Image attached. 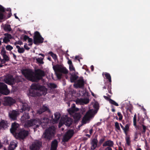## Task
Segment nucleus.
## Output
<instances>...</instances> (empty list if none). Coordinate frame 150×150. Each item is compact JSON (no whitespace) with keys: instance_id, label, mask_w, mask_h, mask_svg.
<instances>
[{"instance_id":"864d4df0","label":"nucleus","mask_w":150,"mask_h":150,"mask_svg":"<svg viewBox=\"0 0 150 150\" xmlns=\"http://www.w3.org/2000/svg\"><path fill=\"white\" fill-rule=\"evenodd\" d=\"M143 130L142 132V133H145L146 129V127L143 125H142Z\"/></svg>"},{"instance_id":"ea45409f","label":"nucleus","mask_w":150,"mask_h":150,"mask_svg":"<svg viewBox=\"0 0 150 150\" xmlns=\"http://www.w3.org/2000/svg\"><path fill=\"white\" fill-rule=\"evenodd\" d=\"M118 116L119 117V120L121 121L122 119L123 116L121 113L118 112L117 113Z\"/></svg>"},{"instance_id":"5fc2aeb1","label":"nucleus","mask_w":150,"mask_h":150,"mask_svg":"<svg viewBox=\"0 0 150 150\" xmlns=\"http://www.w3.org/2000/svg\"><path fill=\"white\" fill-rule=\"evenodd\" d=\"M64 125L68 127H69L72 124L71 122H64Z\"/></svg>"},{"instance_id":"412c9836","label":"nucleus","mask_w":150,"mask_h":150,"mask_svg":"<svg viewBox=\"0 0 150 150\" xmlns=\"http://www.w3.org/2000/svg\"><path fill=\"white\" fill-rule=\"evenodd\" d=\"M54 119L52 116L51 119L53 120L52 122H58L61 117V115L60 113L58 112H56L54 114Z\"/></svg>"},{"instance_id":"e433bc0d","label":"nucleus","mask_w":150,"mask_h":150,"mask_svg":"<svg viewBox=\"0 0 150 150\" xmlns=\"http://www.w3.org/2000/svg\"><path fill=\"white\" fill-rule=\"evenodd\" d=\"M6 51L5 50V48L3 47L1 50V54L3 56L6 55Z\"/></svg>"},{"instance_id":"b1692460","label":"nucleus","mask_w":150,"mask_h":150,"mask_svg":"<svg viewBox=\"0 0 150 150\" xmlns=\"http://www.w3.org/2000/svg\"><path fill=\"white\" fill-rule=\"evenodd\" d=\"M30 109V107L28 106V104L26 103H22L21 110L22 112L23 111H29Z\"/></svg>"},{"instance_id":"9d476101","label":"nucleus","mask_w":150,"mask_h":150,"mask_svg":"<svg viewBox=\"0 0 150 150\" xmlns=\"http://www.w3.org/2000/svg\"><path fill=\"white\" fill-rule=\"evenodd\" d=\"M0 93L5 95H7L10 93L7 85L4 83L0 82Z\"/></svg>"},{"instance_id":"c03bdc74","label":"nucleus","mask_w":150,"mask_h":150,"mask_svg":"<svg viewBox=\"0 0 150 150\" xmlns=\"http://www.w3.org/2000/svg\"><path fill=\"white\" fill-rule=\"evenodd\" d=\"M42 120H43L44 121L43 122H50V120L47 117H44L42 118Z\"/></svg>"},{"instance_id":"f257e3e1","label":"nucleus","mask_w":150,"mask_h":150,"mask_svg":"<svg viewBox=\"0 0 150 150\" xmlns=\"http://www.w3.org/2000/svg\"><path fill=\"white\" fill-rule=\"evenodd\" d=\"M22 73L28 80L32 82H38L45 75L44 71L40 69L35 70V74L30 69H26L22 71Z\"/></svg>"},{"instance_id":"aec40b11","label":"nucleus","mask_w":150,"mask_h":150,"mask_svg":"<svg viewBox=\"0 0 150 150\" xmlns=\"http://www.w3.org/2000/svg\"><path fill=\"white\" fill-rule=\"evenodd\" d=\"M6 83L8 84H13L14 82L15 79L12 76H10L5 80Z\"/></svg>"},{"instance_id":"6e6d98bb","label":"nucleus","mask_w":150,"mask_h":150,"mask_svg":"<svg viewBox=\"0 0 150 150\" xmlns=\"http://www.w3.org/2000/svg\"><path fill=\"white\" fill-rule=\"evenodd\" d=\"M29 38V37L28 36L25 35L23 37V40L24 41H26Z\"/></svg>"},{"instance_id":"20e7f679","label":"nucleus","mask_w":150,"mask_h":150,"mask_svg":"<svg viewBox=\"0 0 150 150\" xmlns=\"http://www.w3.org/2000/svg\"><path fill=\"white\" fill-rule=\"evenodd\" d=\"M56 128L53 126L50 127L45 130L42 137L50 140L53 137L55 133Z\"/></svg>"},{"instance_id":"ddd939ff","label":"nucleus","mask_w":150,"mask_h":150,"mask_svg":"<svg viewBox=\"0 0 150 150\" xmlns=\"http://www.w3.org/2000/svg\"><path fill=\"white\" fill-rule=\"evenodd\" d=\"M30 119V116L28 113H24L21 117V122H33L31 120H29Z\"/></svg>"},{"instance_id":"f3484780","label":"nucleus","mask_w":150,"mask_h":150,"mask_svg":"<svg viewBox=\"0 0 150 150\" xmlns=\"http://www.w3.org/2000/svg\"><path fill=\"white\" fill-rule=\"evenodd\" d=\"M59 122H73L72 119L67 115H63L61 118Z\"/></svg>"},{"instance_id":"4c0bfd02","label":"nucleus","mask_w":150,"mask_h":150,"mask_svg":"<svg viewBox=\"0 0 150 150\" xmlns=\"http://www.w3.org/2000/svg\"><path fill=\"white\" fill-rule=\"evenodd\" d=\"M48 122H40V125L43 128H45L47 126V123Z\"/></svg>"},{"instance_id":"09e8293b","label":"nucleus","mask_w":150,"mask_h":150,"mask_svg":"<svg viewBox=\"0 0 150 150\" xmlns=\"http://www.w3.org/2000/svg\"><path fill=\"white\" fill-rule=\"evenodd\" d=\"M37 61L39 63L43 64L44 63L42 59V58H38L37 59Z\"/></svg>"},{"instance_id":"6e6552de","label":"nucleus","mask_w":150,"mask_h":150,"mask_svg":"<svg viewBox=\"0 0 150 150\" xmlns=\"http://www.w3.org/2000/svg\"><path fill=\"white\" fill-rule=\"evenodd\" d=\"M74 134V130H69L63 136L62 141L64 142H67L72 137Z\"/></svg>"},{"instance_id":"f03ea898","label":"nucleus","mask_w":150,"mask_h":150,"mask_svg":"<svg viewBox=\"0 0 150 150\" xmlns=\"http://www.w3.org/2000/svg\"><path fill=\"white\" fill-rule=\"evenodd\" d=\"M31 89L29 91V96L36 97L42 96H45L47 93V90L44 86L39 84H32L31 86Z\"/></svg>"},{"instance_id":"49530a36","label":"nucleus","mask_w":150,"mask_h":150,"mask_svg":"<svg viewBox=\"0 0 150 150\" xmlns=\"http://www.w3.org/2000/svg\"><path fill=\"white\" fill-rule=\"evenodd\" d=\"M69 69L71 71H75V69L74 67L73 64L69 65Z\"/></svg>"},{"instance_id":"f8f14e48","label":"nucleus","mask_w":150,"mask_h":150,"mask_svg":"<svg viewBox=\"0 0 150 150\" xmlns=\"http://www.w3.org/2000/svg\"><path fill=\"white\" fill-rule=\"evenodd\" d=\"M19 125L17 122H13L11 125V127L10 129V131L11 133H13L17 132L20 129H19Z\"/></svg>"},{"instance_id":"a18cd8bd","label":"nucleus","mask_w":150,"mask_h":150,"mask_svg":"<svg viewBox=\"0 0 150 150\" xmlns=\"http://www.w3.org/2000/svg\"><path fill=\"white\" fill-rule=\"evenodd\" d=\"M70 108H72L73 109L75 110L76 111H78L79 110V108H76V105L74 103H73L72 104L71 107Z\"/></svg>"},{"instance_id":"338daca9","label":"nucleus","mask_w":150,"mask_h":150,"mask_svg":"<svg viewBox=\"0 0 150 150\" xmlns=\"http://www.w3.org/2000/svg\"><path fill=\"white\" fill-rule=\"evenodd\" d=\"M68 64L69 65L72 64V63L71 61V60L69 59L68 61Z\"/></svg>"},{"instance_id":"4be33fe9","label":"nucleus","mask_w":150,"mask_h":150,"mask_svg":"<svg viewBox=\"0 0 150 150\" xmlns=\"http://www.w3.org/2000/svg\"><path fill=\"white\" fill-rule=\"evenodd\" d=\"M58 145V142L57 140L54 139L52 141L51 146V150H56Z\"/></svg>"},{"instance_id":"79ce46f5","label":"nucleus","mask_w":150,"mask_h":150,"mask_svg":"<svg viewBox=\"0 0 150 150\" xmlns=\"http://www.w3.org/2000/svg\"><path fill=\"white\" fill-rule=\"evenodd\" d=\"M126 139L127 144L129 146L130 145L131 142L129 137H126Z\"/></svg>"},{"instance_id":"9b49d317","label":"nucleus","mask_w":150,"mask_h":150,"mask_svg":"<svg viewBox=\"0 0 150 150\" xmlns=\"http://www.w3.org/2000/svg\"><path fill=\"white\" fill-rule=\"evenodd\" d=\"M42 145V143L38 141H36L33 142L30 146L31 150H39Z\"/></svg>"},{"instance_id":"a19ab883","label":"nucleus","mask_w":150,"mask_h":150,"mask_svg":"<svg viewBox=\"0 0 150 150\" xmlns=\"http://www.w3.org/2000/svg\"><path fill=\"white\" fill-rule=\"evenodd\" d=\"M7 50L11 51L13 49V47L10 45H7L6 47Z\"/></svg>"},{"instance_id":"774afa93","label":"nucleus","mask_w":150,"mask_h":150,"mask_svg":"<svg viewBox=\"0 0 150 150\" xmlns=\"http://www.w3.org/2000/svg\"><path fill=\"white\" fill-rule=\"evenodd\" d=\"M28 42H32L33 39L32 38H29L28 39Z\"/></svg>"},{"instance_id":"052dcab7","label":"nucleus","mask_w":150,"mask_h":150,"mask_svg":"<svg viewBox=\"0 0 150 150\" xmlns=\"http://www.w3.org/2000/svg\"><path fill=\"white\" fill-rule=\"evenodd\" d=\"M4 17V14L0 12V19H3Z\"/></svg>"},{"instance_id":"f704fd0d","label":"nucleus","mask_w":150,"mask_h":150,"mask_svg":"<svg viewBox=\"0 0 150 150\" xmlns=\"http://www.w3.org/2000/svg\"><path fill=\"white\" fill-rule=\"evenodd\" d=\"M138 122H143L144 121V120L142 116L139 115V114H138V119L137 120Z\"/></svg>"},{"instance_id":"680f3d73","label":"nucleus","mask_w":150,"mask_h":150,"mask_svg":"<svg viewBox=\"0 0 150 150\" xmlns=\"http://www.w3.org/2000/svg\"><path fill=\"white\" fill-rule=\"evenodd\" d=\"M81 59V58H80V57L79 56H76L75 57V59H76L78 60L79 62H80V59Z\"/></svg>"},{"instance_id":"58836bf2","label":"nucleus","mask_w":150,"mask_h":150,"mask_svg":"<svg viewBox=\"0 0 150 150\" xmlns=\"http://www.w3.org/2000/svg\"><path fill=\"white\" fill-rule=\"evenodd\" d=\"M6 127V125L5 122H0V129L2 128H4Z\"/></svg>"},{"instance_id":"4468645a","label":"nucleus","mask_w":150,"mask_h":150,"mask_svg":"<svg viewBox=\"0 0 150 150\" xmlns=\"http://www.w3.org/2000/svg\"><path fill=\"white\" fill-rule=\"evenodd\" d=\"M5 36L3 39V43L7 44L10 41V40L12 39V35L8 33H5L4 34Z\"/></svg>"},{"instance_id":"1a4fd4ad","label":"nucleus","mask_w":150,"mask_h":150,"mask_svg":"<svg viewBox=\"0 0 150 150\" xmlns=\"http://www.w3.org/2000/svg\"><path fill=\"white\" fill-rule=\"evenodd\" d=\"M84 86V81L83 77H80L73 85L74 87L76 88H83Z\"/></svg>"},{"instance_id":"13d9d810","label":"nucleus","mask_w":150,"mask_h":150,"mask_svg":"<svg viewBox=\"0 0 150 150\" xmlns=\"http://www.w3.org/2000/svg\"><path fill=\"white\" fill-rule=\"evenodd\" d=\"M27 44L26 43L24 45V48L27 50H29L30 49V48L28 47L27 46Z\"/></svg>"},{"instance_id":"39448f33","label":"nucleus","mask_w":150,"mask_h":150,"mask_svg":"<svg viewBox=\"0 0 150 150\" xmlns=\"http://www.w3.org/2000/svg\"><path fill=\"white\" fill-rule=\"evenodd\" d=\"M96 112V110H89L84 116L81 122H87L89 121L93 117L95 114Z\"/></svg>"},{"instance_id":"7ed1b4c3","label":"nucleus","mask_w":150,"mask_h":150,"mask_svg":"<svg viewBox=\"0 0 150 150\" xmlns=\"http://www.w3.org/2000/svg\"><path fill=\"white\" fill-rule=\"evenodd\" d=\"M53 68L59 79H60L62 78V73L67 74L68 73V70L63 65L57 64L53 66Z\"/></svg>"},{"instance_id":"3c124183","label":"nucleus","mask_w":150,"mask_h":150,"mask_svg":"<svg viewBox=\"0 0 150 150\" xmlns=\"http://www.w3.org/2000/svg\"><path fill=\"white\" fill-rule=\"evenodd\" d=\"M4 59L6 61H8L9 60V58L8 56L6 54L3 56Z\"/></svg>"},{"instance_id":"0eeeda50","label":"nucleus","mask_w":150,"mask_h":150,"mask_svg":"<svg viewBox=\"0 0 150 150\" xmlns=\"http://www.w3.org/2000/svg\"><path fill=\"white\" fill-rule=\"evenodd\" d=\"M44 39L40 35L39 32L36 31L34 32L33 36V42L35 45L42 43L43 42Z\"/></svg>"},{"instance_id":"c756f323","label":"nucleus","mask_w":150,"mask_h":150,"mask_svg":"<svg viewBox=\"0 0 150 150\" xmlns=\"http://www.w3.org/2000/svg\"><path fill=\"white\" fill-rule=\"evenodd\" d=\"M105 75L106 78L108 80L109 82L111 83L112 81L110 74L109 73L105 72ZM110 85H111V83H110Z\"/></svg>"},{"instance_id":"de8ad7c7","label":"nucleus","mask_w":150,"mask_h":150,"mask_svg":"<svg viewBox=\"0 0 150 150\" xmlns=\"http://www.w3.org/2000/svg\"><path fill=\"white\" fill-rule=\"evenodd\" d=\"M93 106L94 108L97 110H98L99 109V105L98 103H94L93 105Z\"/></svg>"},{"instance_id":"6ab92c4d","label":"nucleus","mask_w":150,"mask_h":150,"mask_svg":"<svg viewBox=\"0 0 150 150\" xmlns=\"http://www.w3.org/2000/svg\"><path fill=\"white\" fill-rule=\"evenodd\" d=\"M15 102V100L11 97H8L6 99V102L8 105H13Z\"/></svg>"},{"instance_id":"37998d69","label":"nucleus","mask_w":150,"mask_h":150,"mask_svg":"<svg viewBox=\"0 0 150 150\" xmlns=\"http://www.w3.org/2000/svg\"><path fill=\"white\" fill-rule=\"evenodd\" d=\"M18 53H22L24 52L25 51V50L23 47L21 48L19 50H18Z\"/></svg>"},{"instance_id":"423d86ee","label":"nucleus","mask_w":150,"mask_h":150,"mask_svg":"<svg viewBox=\"0 0 150 150\" xmlns=\"http://www.w3.org/2000/svg\"><path fill=\"white\" fill-rule=\"evenodd\" d=\"M18 132H16L15 137L17 139H23L25 138L28 134V132L22 129H20Z\"/></svg>"},{"instance_id":"8fccbe9b","label":"nucleus","mask_w":150,"mask_h":150,"mask_svg":"<svg viewBox=\"0 0 150 150\" xmlns=\"http://www.w3.org/2000/svg\"><path fill=\"white\" fill-rule=\"evenodd\" d=\"M115 126L116 128L118 130H120V128L118 122H115Z\"/></svg>"},{"instance_id":"a211bd4d","label":"nucleus","mask_w":150,"mask_h":150,"mask_svg":"<svg viewBox=\"0 0 150 150\" xmlns=\"http://www.w3.org/2000/svg\"><path fill=\"white\" fill-rule=\"evenodd\" d=\"M98 141L96 137H95L93 139L91 142V149L92 150H94L97 146Z\"/></svg>"},{"instance_id":"0e129e2a","label":"nucleus","mask_w":150,"mask_h":150,"mask_svg":"<svg viewBox=\"0 0 150 150\" xmlns=\"http://www.w3.org/2000/svg\"><path fill=\"white\" fill-rule=\"evenodd\" d=\"M0 60L1 61V64H5L6 62V61H5L4 59H1V60Z\"/></svg>"},{"instance_id":"2eb2a0df","label":"nucleus","mask_w":150,"mask_h":150,"mask_svg":"<svg viewBox=\"0 0 150 150\" xmlns=\"http://www.w3.org/2000/svg\"><path fill=\"white\" fill-rule=\"evenodd\" d=\"M9 114L10 118L13 120H15L16 119L17 116L19 114V112L16 110H13Z\"/></svg>"},{"instance_id":"c9c22d12","label":"nucleus","mask_w":150,"mask_h":150,"mask_svg":"<svg viewBox=\"0 0 150 150\" xmlns=\"http://www.w3.org/2000/svg\"><path fill=\"white\" fill-rule=\"evenodd\" d=\"M49 87L51 88H55L57 87V85L54 83H50L49 85Z\"/></svg>"},{"instance_id":"393cba45","label":"nucleus","mask_w":150,"mask_h":150,"mask_svg":"<svg viewBox=\"0 0 150 150\" xmlns=\"http://www.w3.org/2000/svg\"><path fill=\"white\" fill-rule=\"evenodd\" d=\"M72 116L75 120L74 122H77L80 120L81 117V115L79 113H75Z\"/></svg>"},{"instance_id":"dca6fc26","label":"nucleus","mask_w":150,"mask_h":150,"mask_svg":"<svg viewBox=\"0 0 150 150\" xmlns=\"http://www.w3.org/2000/svg\"><path fill=\"white\" fill-rule=\"evenodd\" d=\"M35 122H25V123L24 124V126L25 128H28L30 127H33V128L35 129V128L38 127L40 125V124H34L33 123H35ZM37 123V122H36Z\"/></svg>"},{"instance_id":"bb28decb","label":"nucleus","mask_w":150,"mask_h":150,"mask_svg":"<svg viewBox=\"0 0 150 150\" xmlns=\"http://www.w3.org/2000/svg\"><path fill=\"white\" fill-rule=\"evenodd\" d=\"M17 146V144L14 141L11 142L9 146V150H14Z\"/></svg>"},{"instance_id":"bf43d9fd","label":"nucleus","mask_w":150,"mask_h":150,"mask_svg":"<svg viewBox=\"0 0 150 150\" xmlns=\"http://www.w3.org/2000/svg\"><path fill=\"white\" fill-rule=\"evenodd\" d=\"M133 122H137V115L136 114H135L134 115Z\"/></svg>"},{"instance_id":"a878e982","label":"nucleus","mask_w":150,"mask_h":150,"mask_svg":"<svg viewBox=\"0 0 150 150\" xmlns=\"http://www.w3.org/2000/svg\"><path fill=\"white\" fill-rule=\"evenodd\" d=\"M114 144L113 142L111 140H108L106 141L103 144V146H109V147H112L113 146Z\"/></svg>"},{"instance_id":"e2e57ef3","label":"nucleus","mask_w":150,"mask_h":150,"mask_svg":"<svg viewBox=\"0 0 150 150\" xmlns=\"http://www.w3.org/2000/svg\"><path fill=\"white\" fill-rule=\"evenodd\" d=\"M105 140V138H101L99 142V143L100 144H101Z\"/></svg>"},{"instance_id":"c85d7f7f","label":"nucleus","mask_w":150,"mask_h":150,"mask_svg":"<svg viewBox=\"0 0 150 150\" xmlns=\"http://www.w3.org/2000/svg\"><path fill=\"white\" fill-rule=\"evenodd\" d=\"M48 109H49L47 107L44 105L42 108L38 111L37 113L40 114H41L43 112L47 111Z\"/></svg>"},{"instance_id":"603ef678","label":"nucleus","mask_w":150,"mask_h":150,"mask_svg":"<svg viewBox=\"0 0 150 150\" xmlns=\"http://www.w3.org/2000/svg\"><path fill=\"white\" fill-rule=\"evenodd\" d=\"M5 10L4 8L1 5H0V11L2 12H4Z\"/></svg>"},{"instance_id":"5701e85b","label":"nucleus","mask_w":150,"mask_h":150,"mask_svg":"<svg viewBox=\"0 0 150 150\" xmlns=\"http://www.w3.org/2000/svg\"><path fill=\"white\" fill-rule=\"evenodd\" d=\"M79 78V76L75 73L71 74L70 77L71 82L75 83Z\"/></svg>"},{"instance_id":"69168bd1","label":"nucleus","mask_w":150,"mask_h":150,"mask_svg":"<svg viewBox=\"0 0 150 150\" xmlns=\"http://www.w3.org/2000/svg\"><path fill=\"white\" fill-rule=\"evenodd\" d=\"M64 125V122H59V127L60 128L61 127L62 125Z\"/></svg>"},{"instance_id":"72a5a7b5","label":"nucleus","mask_w":150,"mask_h":150,"mask_svg":"<svg viewBox=\"0 0 150 150\" xmlns=\"http://www.w3.org/2000/svg\"><path fill=\"white\" fill-rule=\"evenodd\" d=\"M48 54H50L54 59H57V55L55 54H54L52 52L50 51L49 52Z\"/></svg>"},{"instance_id":"473e14b6","label":"nucleus","mask_w":150,"mask_h":150,"mask_svg":"<svg viewBox=\"0 0 150 150\" xmlns=\"http://www.w3.org/2000/svg\"><path fill=\"white\" fill-rule=\"evenodd\" d=\"M109 102L111 104L113 105L116 106H119V105L117 103L111 99H109Z\"/></svg>"},{"instance_id":"2f4dec72","label":"nucleus","mask_w":150,"mask_h":150,"mask_svg":"<svg viewBox=\"0 0 150 150\" xmlns=\"http://www.w3.org/2000/svg\"><path fill=\"white\" fill-rule=\"evenodd\" d=\"M76 111L75 110L72 109V108H69L68 110V112L69 115L71 116H73L75 113Z\"/></svg>"},{"instance_id":"cd10ccee","label":"nucleus","mask_w":150,"mask_h":150,"mask_svg":"<svg viewBox=\"0 0 150 150\" xmlns=\"http://www.w3.org/2000/svg\"><path fill=\"white\" fill-rule=\"evenodd\" d=\"M3 29L5 32L8 33H9L12 30V29L10 25H5L3 27Z\"/></svg>"},{"instance_id":"7c9ffc66","label":"nucleus","mask_w":150,"mask_h":150,"mask_svg":"<svg viewBox=\"0 0 150 150\" xmlns=\"http://www.w3.org/2000/svg\"><path fill=\"white\" fill-rule=\"evenodd\" d=\"M121 127L124 130L125 134H126V132L129 129V125L128 124H127L125 125V127H124L123 126L122 124H120Z\"/></svg>"},{"instance_id":"4d7b16f0","label":"nucleus","mask_w":150,"mask_h":150,"mask_svg":"<svg viewBox=\"0 0 150 150\" xmlns=\"http://www.w3.org/2000/svg\"><path fill=\"white\" fill-rule=\"evenodd\" d=\"M17 44L20 45H22L23 44V42L21 40H18L17 42L15 43V44Z\"/></svg>"}]
</instances>
